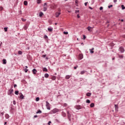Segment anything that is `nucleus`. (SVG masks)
Here are the masks:
<instances>
[{
  "label": "nucleus",
  "instance_id": "2f4dec72",
  "mask_svg": "<svg viewBox=\"0 0 125 125\" xmlns=\"http://www.w3.org/2000/svg\"><path fill=\"white\" fill-rule=\"evenodd\" d=\"M36 101H40V98L39 97H37L36 98Z\"/></svg>",
  "mask_w": 125,
  "mask_h": 125
},
{
  "label": "nucleus",
  "instance_id": "69168bd1",
  "mask_svg": "<svg viewBox=\"0 0 125 125\" xmlns=\"http://www.w3.org/2000/svg\"><path fill=\"white\" fill-rule=\"evenodd\" d=\"M120 58H123V56H120Z\"/></svg>",
  "mask_w": 125,
  "mask_h": 125
},
{
  "label": "nucleus",
  "instance_id": "13d9d810",
  "mask_svg": "<svg viewBox=\"0 0 125 125\" xmlns=\"http://www.w3.org/2000/svg\"><path fill=\"white\" fill-rule=\"evenodd\" d=\"M113 1H114V3H116V2H117V0H114Z\"/></svg>",
  "mask_w": 125,
  "mask_h": 125
},
{
  "label": "nucleus",
  "instance_id": "5fc2aeb1",
  "mask_svg": "<svg viewBox=\"0 0 125 125\" xmlns=\"http://www.w3.org/2000/svg\"><path fill=\"white\" fill-rule=\"evenodd\" d=\"M45 5H47V3H44L43 6H45Z\"/></svg>",
  "mask_w": 125,
  "mask_h": 125
},
{
  "label": "nucleus",
  "instance_id": "a19ab883",
  "mask_svg": "<svg viewBox=\"0 0 125 125\" xmlns=\"http://www.w3.org/2000/svg\"><path fill=\"white\" fill-rule=\"evenodd\" d=\"M67 105H68V104H63L64 107H67Z\"/></svg>",
  "mask_w": 125,
  "mask_h": 125
},
{
  "label": "nucleus",
  "instance_id": "7ed1b4c3",
  "mask_svg": "<svg viewBox=\"0 0 125 125\" xmlns=\"http://www.w3.org/2000/svg\"><path fill=\"white\" fill-rule=\"evenodd\" d=\"M119 51H120L121 53H124V52H125V49L124 48V47H120L119 49Z\"/></svg>",
  "mask_w": 125,
  "mask_h": 125
},
{
  "label": "nucleus",
  "instance_id": "a211bd4d",
  "mask_svg": "<svg viewBox=\"0 0 125 125\" xmlns=\"http://www.w3.org/2000/svg\"><path fill=\"white\" fill-rule=\"evenodd\" d=\"M36 114H42V110L39 109V110H38V111H37Z\"/></svg>",
  "mask_w": 125,
  "mask_h": 125
},
{
  "label": "nucleus",
  "instance_id": "b1692460",
  "mask_svg": "<svg viewBox=\"0 0 125 125\" xmlns=\"http://www.w3.org/2000/svg\"><path fill=\"white\" fill-rule=\"evenodd\" d=\"M15 94L16 95H18L19 94V91H15Z\"/></svg>",
  "mask_w": 125,
  "mask_h": 125
},
{
  "label": "nucleus",
  "instance_id": "72a5a7b5",
  "mask_svg": "<svg viewBox=\"0 0 125 125\" xmlns=\"http://www.w3.org/2000/svg\"><path fill=\"white\" fill-rule=\"evenodd\" d=\"M4 30L5 32H7V27H4Z\"/></svg>",
  "mask_w": 125,
  "mask_h": 125
},
{
  "label": "nucleus",
  "instance_id": "39448f33",
  "mask_svg": "<svg viewBox=\"0 0 125 125\" xmlns=\"http://www.w3.org/2000/svg\"><path fill=\"white\" fill-rule=\"evenodd\" d=\"M13 89H10L8 90V95H10L11 94H12L13 93Z\"/></svg>",
  "mask_w": 125,
  "mask_h": 125
},
{
  "label": "nucleus",
  "instance_id": "bf43d9fd",
  "mask_svg": "<svg viewBox=\"0 0 125 125\" xmlns=\"http://www.w3.org/2000/svg\"><path fill=\"white\" fill-rule=\"evenodd\" d=\"M34 118H38V115H35V116H34Z\"/></svg>",
  "mask_w": 125,
  "mask_h": 125
},
{
  "label": "nucleus",
  "instance_id": "f8f14e48",
  "mask_svg": "<svg viewBox=\"0 0 125 125\" xmlns=\"http://www.w3.org/2000/svg\"><path fill=\"white\" fill-rule=\"evenodd\" d=\"M42 70H43V72H47V71H48L47 68H46V67H43L42 68Z\"/></svg>",
  "mask_w": 125,
  "mask_h": 125
},
{
  "label": "nucleus",
  "instance_id": "4c0bfd02",
  "mask_svg": "<svg viewBox=\"0 0 125 125\" xmlns=\"http://www.w3.org/2000/svg\"><path fill=\"white\" fill-rule=\"evenodd\" d=\"M64 35H68V32H63Z\"/></svg>",
  "mask_w": 125,
  "mask_h": 125
},
{
  "label": "nucleus",
  "instance_id": "4468645a",
  "mask_svg": "<svg viewBox=\"0 0 125 125\" xmlns=\"http://www.w3.org/2000/svg\"><path fill=\"white\" fill-rule=\"evenodd\" d=\"M42 15H43V13H42V12H41L39 13V16L40 17H42Z\"/></svg>",
  "mask_w": 125,
  "mask_h": 125
},
{
  "label": "nucleus",
  "instance_id": "7c9ffc66",
  "mask_svg": "<svg viewBox=\"0 0 125 125\" xmlns=\"http://www.w3.org/2000/svg\"><path fill=\"white\" fill-rule=\"evenodd\" d=\"M52 80H53V81H55V80H56V77H55V76L52 77Z\"/></svg>",
  "mask_w": 125,
  "mask_h": 125
},
{
  "label": "nucleus",
  "instance_id": "8fccbe9b",
  "mask_svg": "<svg viewBox=\"0 0 125 125\" xmlns=\"http://www.w3.org/2000/svg\"><path fill=\"white\" fill-rule=\"evenodd\" d=\"M50 124H51V121H49L48 123V125H50Z\"/></svg>",
  "mask_w": 125,
  "mask_h": 125
},
{
  "label": "nucleus",
  "instance_id": "bb28decb",
  "mask_svg": "<svg viewBox=\"0 0 125 125\" xmlns=\"http://www.w3.org/2000/svg\"><path fill=\"white\" fill-rule=\"evenodd\" d=\"M121 7H122V10H124V9H125V6L124 5H122Z\"/></svg>",
  "mask_w": 125,
  "mask_h": 125
},
{
  "label": "nucleus",
  "instance_id": "aec40b11",
  "mask_svg": "<svg viewBox=\"0 0 125 125\" xmlns=\"http://www.w3.org/2000/svg\"><path fill=\"white\" fill-rule=\"evenodd\" d=\"M115 110H118L119 109V107L118 106V104H115Z\"/></svg>",
  "mask_w": 125,
  "mask_h": 125
},
{
  "label": "nucleus",
  "instance_id": "5701e85b",
  "mask_svg": "<svg viewBox=\"0 0 125 125\" xmlns=\"http://www.w3.org/2000/svg\"><path fill=\"white\" fill-rule=\"evenodd\" d=\"M85 72H86V71H85V70L82 71L81 72V75H83V74H84V73H85Z\"/></svg>",
  "mask_w": 125,
  "mask_h": 125
},
{
  "label": "nucleus",
  "instance_id": "4d7b16f0",
  "mask_svg": "<svg viewBox=\"0 0 125 125\" xmlns=\"http://www.w3.org/2000/svg\"><path fill=\"white\" fill-rule=\"evenodd\" d=\"M89 8L90 9H91V10H92V9H93V8H92V7H89Z\"/></svg>",
  "mask_w": 125,
  "mask_h": 125
},
{
  "label": "nucleus",
  "instance_id": "9b49d317",
  "mask_svg": "<svg viewBox=\"0 0 125 125\" xmlns=\"http://www.w3.org/2000/svg\"><path fill=\"white\" fill-rule=\"evenodd\" d=\"M61 14L60 12H57L56 14V17H59V15H60Z\"/></svg>",
  "mask_w": 125,
  "mask_h": 125
},
{
  "label": "nucleus",
  "instance_id": "a18cd8bd",
  "mask_svg": "<svg viewBox=\"0 0 125 125\" xmlns=\"http://www.w3.org/2000/svg\"><path fill=\"white\" fill-rule=\"evenodd\" d=\"M80 12V10H76L75 11V13H79Z\"/></svg>",
  "mask_w": 125,
  "mask_h": 125
},
{
  "label": "nucleus",
  "instance_id": "864d4df0",
  "mask_svg": "<svg viewBox=\"0 0 125 125\" xmlns=\"http://www.w3.org/2000/svg\"><path fill=\"white\" fill-rule=\"evenodd\" d=\"M79 1H78V0H75V3H78Z\"/></svg>",
  "mask_w": 125,
  "mask_h": 125
},
{
  "label": "nucleus",
  "instance_id": "dca6fc26",
  "mask_svg": "<svg viewBox=\"0 0 125 125\" xmlns=\"http://www.w3.org/2000/svg\"><path fill=\"white\" fill-rule=\"evenodd\" d=\"M2 62H3V64H6V60H5V59H3Z\"/></svg>",
  "mask_w": 125,
  "mask_h": 125
},
{
  "label": "nucleus",
  "instance_id": "1a4fd4ad",
  "mask_svg": "<svg viewBox=\"0 0 125 125\" xmlns=\"http://www.w3.org/2000/svg\"><path fill=\"white\" fill-rule=\"evenodd\" d=\"M71 77H72V76H70V75H66V76H65V79H66V80H69V79H70V78H71Z\"/></svg>",
  "mask_w": 125,
  "mask_h": 125
},
{
  "label": "nucleus",
  "instance_id": "ea45409f",
  "mask_svg": "<svg viewBox=\"0 0 125 125\" xmlns=\"http://www.w3.org/2000/svg\"><path fill=\"white\" fill-rule=\"evenodd\" d=\"M44 39H48V37H47L46 35H44Z\"/></svg>",
  "mask_w": 125,
  "mask_h": 125
},
{
  "label": "nucleus",
  "instance_id": "ddd939ff",
  "mask_svg": "<svg viewBox=\"0 0 125 125\" xmlns=\"http://www.w3.org/2000/svg\"><path fill=\"white\" fill-rule=\"evenodd\" d=\"M80 59L82 60L83 58V56L82 54L79 55Z\"/></svg>",
  "mask_w": 125,
  "mask_h": 125
},
{
  "label": "nucleus",
  "instance_id": "6e6d98bb",
  "mask_svg": "<svg viewBox=\"0 0 125 125\" xmlns=\"http://www.w3.org/2000/svg\"><path fill=\"white\" fill-rule=\"evenodd\" d=\"M16 86H17V85L16 84H15L14 85V87H16Z\"/></svg>",
  "mask_w": 125,
  "mask_h": 125
},
{
  "label": "nucleus",
  "instance_id": "2eb2a0df",
  "mask_svg": "<svg viewBox=\"0 0 125 125\" xmlns=\"http://www.w3.org/2000/svg\"><path fill=\"white\" fill-rule=\"evenodd\" d=\"M48 77H49V75H48V74L46 73V74H44V77L45 78H48Z\"/></svg>",
  "mask_w": 125,
  "mask_h": 125
},
{
  "label": "nucleus",
  "instance_id": "c9c22d12",
  "mask_svg": "<svg viewBox=\"0 0 125 125\" xmlns=\"http://www.w3.org/2000/svg\"><path fill=\"white\" fill-rule=\"evenodd\" d=\"M108 8H111V7H113V5H110L108 6Z\"/></svg>",
  "mask_w": 125,
  "mask_h": 125
},
{
  "label": "nucleus",
  "instance_id": "f704fd0d",
  "mask_svg": "<svg viewBox=\"0 0 125 125\" xmlns=\"http://www.w3.org/2000/svg\"><path fill=\"white\" fill-rule=\"evenodd\" d=\"M18 54H20V55L22 54V51H18Z\"/></svg>",
  "mask_w": 125,
  "mask_h": 125
},
{
  "label": "nucleus",
  "instance_id": "cd10ccee",
  "mask_svg": "<svg viewBox=\"0 0 125 125\" xmlns=\"http://www.w3.org/2000/svg\"><path fill=\"white\" fill-rule=\"evenodd\" d=\"M90 95H91V93H86V96H90Z\"/></svg>",
  "mask_w": 125,
  "mask_h": 125
},
{
  "label": "nucleus",
  "instance_id": "37998d69",
  "mask_svg": "<svg viewBox=\"0 0 125 125\" xmlns=\"http://www.w3.org/2000/svg\"><path fill=\"white\" fill-rule=\"evenodd\" d=\"M13 104L14 105H16V102L15 101H13Z\"/></svg>",
  "mask_w": 125,
  "mask_h": 125
},
{
  "label": "nucleus",
  "instance_id": "4be33fe9",
  "mask_svg": "<svg viewBox=\"0 0 125 125\" xmlns=\"http://www.w3.org/2000/svg\"><path fill=\"white\" fill-rule=\"evenodd\" d=\"M37 2L38 4H40V3H41V2H42V0H37Z\"/></svg>",
  "mask_w": 125,
  "mask_h": 125
},
{
  "label": "nucleus",
  "instance_id": "20e7f679",
  "mask_svg": "<svg viewBox=\"0 0 125 125\" xmlns=\"http://www.w3.org/2000/svg\"><path fill=\"white\" fill-rule=\"evenodd\" d=\"M67 114L68 119L69 120V121H71V113H70V112H69V111H67Z\"/></svg>",
  "mask_w": 125,
  "mask_h": 125
},
{
  "label": "nucleus",
  "instance_id": "e433bc0d",
  "mask_svg": "<svg viewBox=\"0 0 125 125\" xmlns=\"http://www.w3.org/2000/svg\"><path fill=\"white\" fill-rule=\"evenodd\" d=\"M24 72H25V73H27V72H28V69L27 68H25Z\"/></svg>",
  "mask_w": 125,
  "mask_h": 125
},
{
  "label": "nucleus",
  "instance_id": "603ef678",
  "mask_svg": "<svg viewBox=\"0 0 125 125\" xmlns=\"http://www.w3.org/2000/svg\"><path fill=\"white\" fill-rule=\"evenodd\" d=\"M0 114H1V115H2V116L3 115H4V112H1Z\"/></svg>",
  "mask_w": 125,
  "mask_h": 125
},
{
  "label": "nucleus",
  "instance_id": "680f3d73",
  "mask_svg": "<svg viewBox=\"0 0 125 125\" xmlns=\"http://www.w3.org/2000/svg\"><path fill=\"white\" fill-rule=\"evenodd\" d=\"M110 23V21H107L106 22V24H107V23Z\"/></svg>",
  "mask_w": 125,
  "mask_h": 125
},
{
  "label": "nucleus",
  "instance_id": "338daca9",
  "mask_svg": "<svg viewBox=\"0 0 125 125\" xmlns=\"http://www.w3.org/2000/svg\"><path fill=\"white\" fill-rule=\"evenodd\" d=\"M6 124H7V122H4V125H6Z\"/></svg>",
  "mask_w": 125,
  "mask_h": 125
},
{
  "label": "nucleus",
  "instance_id": "c85d7f7f",
  "mask_svg": "<svg viewBox=\"0 0 125 125\" xmlns=\"http://www.w3.org/2000/svg\"><path fill=\"white\" fill-rule=\"evenodd\" d=\"M47 10V7H43V11H46Z\"/></svg>",
  "mask_w": 125,
  "mask_h": 125
},
{
  "label": "nucleus",
  "instance_id": "052dcab7",
  "mask_svg": "<svg viewBox=\"0 0 125 125\" xmlns=\"http://www.w3.org/2000/svg\"><path fill=\"white\" fill-rule=\"evenodd\" d=\"M77 18H80V15L79 14L77 15Z\"/></svg>",
  "mask_w": 125,
  "mask_h": 125
},
{
  "label": "nucleus",
  "instance_id": "0e129e2a",
  "mask_svg": "<svg viewBox=\"0 0 125 125\" xmlns=\"http://www.w3.org/2000/svg\"><path fill=\"white\" fill-rule=\"evenodd\" d=\"M25 68H26V69H27L28 68V66H25Z\"/></svg>",
  "mask_w": 125,
  "mask_h": 125
},
{
  "label": "nucleus",
  "instance_id": "f3484780",
  "mask_svg": "<svg viewBox=\"0 0 125 125\" xmlns=\"http://www.w3.org/2000/svg\"><path fill=\"white\" fill-rule=\"evenodd\" d=\"M20 98H21V99H24V95H23V94H21V95L20 97Z\"/></svg>",
  "mask_w": 125,
  "mask_h": 125
},
{
  "label": "nucleus",
  "instance_id": "423d86ee",
  "mask_svg": "<svg viewBox=\"0 0 125 125\" xmlns=\"http://www.w3.org/2000/svg\"><path fill=\"white\" fill-rule=\"evenodd\" d=\"M75 109L77 110H81L82 109V106L81 105H76L75 106Z\"/></svg>",
  "mask_w": 125,
  "mask_h": 125
},
{
  "label": "nucleus",
  "instance_id": "412c9836",
  "mask_svg": "<svg viewBox=\"0 0 125 125\" xmlns=\"http://www.w3.org/2000/svg\"><path fill=\"white\" fill-rule=\"evenodd\" d=\"M23 4H24V5H28V1H24Z\"/></svg>",
  "mask_w": 125,
  "mask_h": 125
},
{
  "label": "nucleus",
  "instance_id": "49530a36",
  "mask_svg": "<svg viewBox=\"0 0 125 125\" xmlns=\"http://www.w3.org/2000/svg\"><path fill=\"white\" fill-rule=\"evenodd\" d=\"M86 38V37H85V35H83V40H85Z\"/></svg>",
  "mask_w": 125,
  "mask_h": 125
},
{
  "label": "nucleus",
  "instance_id": "f03ea898",
  "mask_svg": "<svg viewBox=\"0 0 125 125\" xmlns=\"http://www.w3.org/2000/svg\"><path fill=\"white\" fill-rule=\"evenodd\" d=\"M46 107L47 110H50V104L47 101H46Z\"/></svg>",
  "mask_w": 125,
  "mask_h": 125
},
{
  "label": "nucleus",
  "instance_id": "09e8293b",
  "mask_svg": "<svg viewBox=\"0 0 125 125\" xmlns=\"http://www.w3.org/2000/svg\"><path fill=\"white\" fill-rule=\"evenodd\" d=\"M102 9H103V7H100V10H102Z\"/></svg>",
  "mask_w": 125,
  "mask_h": 125
},
{
  "label": "nucleus",
  "instance_id": "c03bdc74",
  "mask_svg": "<svg viewBox=\"0 0 125 125\" xmlns=\"http://www.w3.org/2000/svg\"><path fill=\"white\" fill-rule=\"evenodd\" d=\"M2 9H3V7H0V11H1V10H2Z\"/></svg>",
  "mask_w": 125,
  "mask_h": 125
},
{
  "label": "nucleus",
  "instance_id": "3c124183",
  "mask_svg": "<svg viewBox=\"0 0 125 125\" xmlns=\"http://www.w3.org/2000/svg\"><path fill=\"white\" fill-rule=\"evenodd\" d=\"M77 68H78V66H74V69L75 70H76V69H77Z\"/></svg>",
  "mask_w": 125,
  "mask_h": 125
},
{
  "label": "nucleus",
  "instance_id": "6e6552de",
  "mask_svg": "<svg viewBox=\"0 0 125 125\" xmlns=\"http://www.w3.org/2000/svg\"><path fill=\"white\" fill-rule=\"evenodd\" d=\"M93 50H94V48H92L91 49H89V51H90V53H94V51H93Z\"/></svg>",
  "mask_w": 125,
  "mask_h": 125
},
{
  "label": "nucleus",
  "instance_id": "e2e57ef3",
  "mask_svg": "<svg viewBox=\"0 0 125 125\" xmlns=\"http://www.w3.org/2000/svg\"><path fill=\"white\" fill-rule=\"evenodd\" d=\"M1 44H2V42H1V43H0V46H1Z\"/></svg>",
  "mask_w": 125,
  "mask_h": 125
},
{
  "label": "nucleus",
  "instance_id": "79ce46f5",
  "mask_svg": "<svg viewBox=\"0 0 125 125\" xmlns=\"http://www.w3.org/2000/svg\"><path fill=\"white\" fill-rule=\"evenodd\" d=\"M46 57V55H43L42 56V57H43V58H45Z\"/></svg>",
  "mask_w": 125,
  "mask_h": 125
},
{
  "label": "nucleus",
  "instance_id": "f257e3e1",
  "mask_svg": "<svg viewBox=\"0 0 125 125\" xmlns=\"http://www.w3.org/2000/svg\"><path fill=\"white\" fill-rule=\"evenodd\" d=\"M58 112H59V109H58L57 108H55L51 111V112H50V114H56V113H58Z\"/></svg>",
  "mask_w": 125,
  "mask_h": 125
},
{
  "label": "nucleus",
  "instance_id": "6ab92c4d",
  "mask_svg": "<svg viewBox=\"0 0 125 125\" xmlns=\"http://www.w3.org/2000/svg\"><path fill=\"white\" fill-rule=\"evenodd\" d=\"M5 117L6 118V119H9V115L7 114H5Z\"/></svg>",
  "mask_w": 125,
  "mask_h": 125
},
{
  "label": "nucleus",
  "instance_id": "58836bf2",
  "mask_svg": "<svg viewBox=\"0 0 125 125\" xmlns=\"http://www.w3.org/2000/svg\"><path fill=\"white\" fill-rule=\"evenodd\" d=\"M21 20L23 21V22H25L26 21V19H24L23 18H21Z\"/></svg>",
  "mask_w": 125,
  "mask_h": 125
},
{
  "label": "nucleus",
  "instance_id": "473e14b6",
  "mask_svg": "<svg viewBox=\"0 0 125 125\" xmlns=\"http://www.w3.org/2000/svg\"><path fill=\"white\" fill-rule=\"evenodd\" d=\"M86 103L89 104V103H90V101L89 100H87L86 101Z\"/></svg>",
  "mask_w": 125,
  "mask_h": 125
},
{
  "label": "nucleus",
  "instance_id": "774afa93",
  "mask_svg": "<svg viewBox=\"0 0 125 125\" xmlns=\"http://www.w3.org/2000/svg\"><path fill=\"white\" fill-rule=\"evenodd\" d=\"M121 22H124V20H121Z\"/></svg>",
  "mask_w": 125,
  "mask_h": 125
},
{
  "label": "nucleus",
  "instance_id": "c756f323",
  "mask_svg": "<svg viewBox=\"0 0 125 125\" xmlns=\"http://www.w3.org/2000/svg\"><path fill=\"white\" fill-rule=\"evenodd\" d=\"M48 31L49 32H52V28H48Z\"/></svg>",
  "mask_w": 125,
  "mask_h": 125
},
{
  "label": "nucleus",
  "instance_id": "0eeeda50",
  "mask_svg": "<svg viewBox=\"0 0 125 125\" xmlns=\"http://www.w3.org/2000/svg\"><path fill=\"white\" fill-rule=\"evenodd\" d=\"M32 72H33V75H36V74H37V72H38V71H37V69H36L35 68H34L32 70Z\"/></svg>",
  "mask_w": 125,
  "mask_h": 125
},
{
  "label": "nucleus",
  "instance_id": "de8ad7c7",
  "mask_svg": "<svg viewBox=\"0 0 125 125\" xmlns=\"http://www.w3.org/2000/svg\"><path fill=\"white\" fill-rule=\"evenodd\" d=\"M87 3H88L87 2H86L85 3H84L85 6H86L87 5Z\"/></svg>",
  "mask_w": 125,
  "mask_h": 125
},
{
  "label": "nucleus",
  "instance_id": "393cba45",
  "mask_svg": "<svg viewBox=\"0 0 125 125\" xmlns=\"http://www.w3.org/2000/svg\"><path fill=\"white\" fill-rule=\"evenodd\" d=\"M90 107H91V108H93V107H94V103H91L90 104Z\"/></svg>",
  "mask_w": 125,
  "mask_h": 125
},
{
  "label": "nucleus",
  "instance_id": "9d476101",
  "mask_svg": "<svg viewBox=\"0 0 125 125\" xmlns=\"http://www.w3.org/2000/svg\"><path fill=\"white\" fill-rule=\"evenodd\" d=\"M88 31H89V32H91V29H92V27H90V26H88L87 28Z\"/></svg>",
  "mask_w": 125,
  "mask_h": 125
},
{
  "label": "nucleus",
  "instance_id": "a878e982",
  "mask_svg": "<svg viewBox=\"0 0 125 125\" xmlns=\"http://www.w3.org/2000/svg\"><path fill=\"white\" fill-rule=\"evenodd\" d=\"M62 115L63 117H66V113L64 112H62Z\"/></svg>",
  "mask_w": 125,
  "mask_h": 125
}]
</instances>
